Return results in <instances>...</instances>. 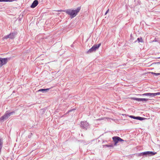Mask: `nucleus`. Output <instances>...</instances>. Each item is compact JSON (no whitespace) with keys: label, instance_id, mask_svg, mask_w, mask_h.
<instances>
[{"label":"nucleus","instance_id":"nucleus-1","mask_svg":"<svg viewBox=\"0 0 160 160\" xmlns=\"http://www.w3.org/2000/svg\"><path fill=\"white\" fill-rule=\"evenodd\" d=\"M80 10V8L78 7L77 9L74 10L72 9H68L63 10H60L58 11H63L66 12L67 14L69 15L70 17L71 18H72L76 17L78 12Z\"/></svg>","mask_w":160,"mask_h":160},{"label":"nucleus","instance_id":"nucleus-2","mask_svg":"<svg viewBox=\"0 0 160 160\" xmlns=\"http://www.w3.org/2000/svg\"><path fill=\"white\" fill-rule=\"evenodd\" d=\"M17 34V32L14 31L13 32H11L9 35L5 36L3 38V39H7L8 38L11 39H13L15 38Z\"/></svg>","mask_w":160,"mask_h":160},{"label":"nucleus","instance_id":"nucleus-3","mask_svg":"<svg viewBox=\"0 0 160 160\" xmlns=\"http://www.w3.org/2000/svg\"><path fill=\"white\" fill-rule=\"evenodd\" d=\"M14 113L15 112L14 111L10 112H6L5 114L0 118V121L8 119L11 115H13Z\"/></svg>","mask_w":160,"mask_h":160},{"label":"nucleus","instance_id":"nucleus-4","mask_svg":"<svg viewBox=\"0 0 160 160\" xmlns=\"http://www.w3.org/2000/svg\"><path fill=\"white\" fill-rule=\"evenodd\" d=\"M101 44L100 43L98 44L94 45L91 48L89 49L88 51V53H92L94 52H95L96 50L98 48L101 46Z\"/></svg>","mask_w":160,"mask_h":160},{"label":"nucleus","instance_id":"nucleus-5","mask_svg":"<svg viewBox=\"0 0 160 160\" xmlns=\"http://www.w3.org/2000/svg\"><path fill=\"white\" fill-rule=\"evenodd\" d=\"M89 127L88 123L86 121L81 122V128L85 130Z\"/></svg>","mask_w":160,"mask_h":160},{"label":"nucleus","instance_id":"nucleus-6","mask_svg":"<svg viewBox=\"0 0 160 160\" xmlns=\"http://www.w3.org/2000/svg\"><path fill=\"white\" fill-rule=\"evenodd\" d=\"M112 139L114 142V145L116 146L119 142L123 141L124 140L119 137L114 136L112 137Z\"/></svg>","mask_w":160,"mask_h":160},{"label":"nucleus","instance_id":"nucleus-7","mask_svg":"<svg viewBox=\"0 0 160 160\" xmlns=\"http://www.w3.org/2000/svg\"><path fill=\"white\" fill-rule=\"evenodd\" d=\"M157 153L156 152H154L152 151H146L143 152V153L142 154H143L144 156H145V157H147L153 156Z\"/></svg>","mask_w":160,"mask_h":160},{"label":"nucleus","instance_id":"nucleus-8","mask_svg":"<svg viewBox=\"0 0 160 160\" xmlns=\"http://www.w3.org/2000/svg\"><path fill=\"white\" fill-rule=\"evenodd\" d=\"M131 99L135 100L138 102H146L150 99L148 98H138L135 97H132L131 98Z\"/></svg>","mask_w":160,"mask_h":160},{"label":"nucleus","instance_id":"nucleus-9","mask_svg":"<svg viewBox=\"0 0 160 160\" xmlns=\"http://www.w3.org/2000/svg\"><path fill=\"white\" fill-rule=\"evenodd\" d=\"M8 62L7 58H0V68L3 65L5 64Z\"/></svg>","mask_w":160,"mask_h":160},{"label":"nucleus","instance_id":"nucleus-10","mask_svg":"<svg viewBox=\"0 0 160 160\" xmlns=\"http://www.w3.org/2000/svg\"><path fill=\"white\" fill-rule=\"evenodd\" d=\"M38 4V1L37 0H34L31 5V7L32 8H35Z\"/></svg>","mask_w":160,"mask_h":160},{"label":"nucleus","instance_id":"nucleus-11","mask_svg":"<svg viewBox=\"0 0 160 160\" xmlns=\"http://www.w3.org/2000/svg\"><path fill=\"white\" fill-rule=\"evenodd\" d=\"M50 88H46V89H39L38 92H42V93H45L49 91Z\"/></svg>","mask_w":160,"mask_h":160},{"label":"nucleus","instance_id":"nucleus-12","mask_svg":"<svg viewBox=\"0 0 160 160\" xmlns=\"http://www.w3.org/2000/svg\"><path fill=\"white\" fill-rule=\"evenodd\" d=\"M137 95L139 96H147L151 97V93H144L142 94H138Z\"/></svg>","mask_w":160,"mask_h":160},{"label":"nucleus","instance_id":"nucleus-13","mask_svg":"<svg viewBox=\"0 0 160 160\" xmlns=\"http://www.w3.org/2000/svg\"><path fill=\"white\" fill-rule=\"evenodd\" d=\"M114 145L112 144H106L104 145V147H109V148H113L114 147Z\"/></svg>","mask_w":160,"mask_h":160},{"label":"nucleus","instance_id":"nucleus-14","mask_svg":"<svg viewBox=\"0 0 160 160\" xmlns=\"http://www.w3.org/2000/svg\"><path fill=\"white\" fill-rule=\"evenodd\" d=\"M137 41L138 42H143V40L142 38H138L137 39Z\"/></svg>","mask_w":160,"mask_h":160},{"label":"nucleus","instance_id":"nucleus-15","mask_svg":"<svg viewBox=\"0 0 160 160\" xmlns=\"http://www.w3.org/2000/svg\"><path fill=\"white\" fill-rule=\"evenodd\" d=\"M146 119V118H142L141 117H140L139 116H137V120H138L140 121H142L143 120Z\"/></svg>","mask_w":160,"mask_h":160},{"label":"nucleus","instance_id":"nucleus-16","mask_svg":"<svg viewBox=\"0 0 160 160\" xmlns=\"http://www.w3.org/2000/svg\"><path fill=\"white\" fill-rule=\"evenodd\" d=\"M3 142L1 138H0V148L2 147Z\"/></svg>","mask_w":160,"mask_h":160},{"label":"nucleus","instance_id":"nucleus-17","mask_svg":"<svg viewBox=\"0 0 160 160\" xmlns=\"http://www.w3.org/2000/svg\"><path fill=\"white\" fill-rule=\"evenodd\" d=\"M129 117L130 118H133L134 119H137V117H135V116H132V115L129 116Z\"/></svg>","mask_w":160,"mask_h":160},{"label":"nucleus","instance_id":"nucleus-18","mask_svg":"<svg viewBox=\"0 0 160 160\" xmlns=\"http://www.w3.org/2000/svg\"><path fill=\"white\" fill-rule=\"evenodd\" d=\"M157 96V93H151V97H153Z\"/></svg>","mask_w":160,"mask_h":160},{"label":"nucleus","instance_id":"nucleus-19","mask_svg":"<svg viewBox=\"0 0 160 160\" xmlns=\"http://www.w3.org/2000/svg\"><path fill=\"white\" fill-rule=\"evenodd\" d=\"M151 73L152 74L155 75L156 76L159 75L160 74V73H155L153 72H152Z\"/></svg>","mask_w":160,"mask_h":160},{"label":"nucleus","instance_id":"nucleus-20","mask_svg":"<svg viewBox=\"0 0 160 160\" xmlns=\"http://www.w3.org/2000/svg\"><path fill=\"white\" fill-rule=\"evenodd\" d=\"M1 2H12V0H1Z\"/></svg>","mask_w":160,"mask_h":160},{"label":"nucleus","instance_id":"nucleus-21","mask_svg":"<svg viewBox=\"0 0 160 160\" xmlns=\"http://www.w3.org/2000/svg\"><path fill=\"white\" fill-rule=\"evenodd\" d=\"M143 153V152L139 153L138 154V156H143V155L144 156L143 154H142Z\"/></svg>","mask_w":160,"mask_h":160},{"label":"nucleus","instance_id":"nucleus-22","mask_svg":"<svg viewBox=\"0 0 160 160\" xmlns=\"http://www.w3.org/2000/svg\"><path fill=\"white\" fill-rule=\"evenodd\" d=\"M108 11H109V9H108L107 11L105 13V15H106L107 13L108 12Z\"/></svg>","mask_w":160,"mask_h":160},{"label":"nucleus","instance_id":"nucleus-23","mask_svg":"<svg viewBox=\"0 0 160 160\" xmlns=\"http://www.w3.org/2000/svg\"><path fill=\"white\" fill-rule=\"evenodd\" d=\"M157 93V95H160V92H158L156 93Z\"/></svg>","mask_w":160,"mask_h":160},{"label":"nucleus","instance_id":"nucleus-24","mask_svg":"<svg viewBox=\"0 0 160 160\" xmlns=\"http://www.w3.org/2000/svg\"><path fill=\"white\" fill-rule=\"evenodd\" d=\"M72 109L71 110H69L68 111V112L66 114H67V113H68L69 112H71V111H72Z\"/></svg>","mask_w":160,"mask_h":160},{"label":"nucleus","instance_id":"nucleus-25","mask_svg":"<svg viewBox=\"0 0 160 160\" xmlns=\"http://www.w3.org/2000/svg\"><path fill=\"white\" fill-rule=\"evenodd\" d=\"M30 135H29L28 136V137L29 138H30V137H31V135H32V133H30Z\"/></svg>","mask_w":160,"mask_h":160},{"label":"nucleus","instance_id":"nucleus-26","mask_svg":"<svg viewBox=\"0 0 160 160\" xmlns=\"http://www.w3.org/2000/svg\"><path fill=\"white\" fill-rule=\"evenodd\" d=\"M156 63L158 64H160V62H157Z\"/></svg>","mask_w":160,"mask_h":160},{"label":"nucleus","instance_id":"nucleus-27","mask_svg":"<svg viewBox=\"0 0 160 160\" xmlns=\"http://www.w3.org/2000/svg\"><path fill=\"white\" fill-rule=\"evenodd\" d=\"M73 46V44H72L71 45V47H72Z\"/></svg>","mask_w":160,"mask_h":160},{"label":"nucleus","instance_id":"nucleus-28","mask_svg":"<svg viewBox=\"0 0 160 160\" xmlns=\"http://www.w3.org/2000/svg\"><path fill=\"white\" fill-rule=\"evenodd\" d=\"M160 58V57L157 58Z\"/></svg>","mask_w":160,"mask_h":160},{"label":"nucleus","instance_id":"nucleus-29","mask_svg":"<svg viewBox=\"0 0 160 160\" xmlns=\"http://www.w3.org/2000/svg\"><path fill=\"white\" fill-rule=\"evenodd\" d=\"M130 37H132V35H131Z\"/></svg>","mask_w":160,"mask_h":160},{"label":"nucleus","instance_id":"nucleus-30","mask_svg":"<svg viewBox=\"0 0 160 160\" xmlns=\"http://www.w3.org/2000/svg\"><path fill=\"white\" fill-rule=\"evenodd\" d=\"M137 42V41H135L134 42Z\"/></svg>","mask_w":160,"mask_h":160},{"label":"nucleus","instance_id":"nucleus-31","mask_svg":"<svg viewBox=\"0 0 160 160\" xmlns=\"http://www.w3.org/2000/svg\"><path fill=\"white\" fill-rule=\"evenodd\" d=\"M0 2H1V0H0Z\"/></svg>","mask_w":160,"mask_h":160},{"label":"nucleus","instance_id":"nucleus-32","mask_svg":"<svg viewBox=\"0 0 160 160\" xmlns=\"http://www.w3.org/2000/svg\"><path fill=\"white\" fill-rule=\"evenodd\" d=\"M159 148H160V145H159Z\"/></svg>","mask_w":160,"mask_h":160}]
</instances>
